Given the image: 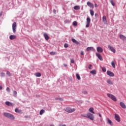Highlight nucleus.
Masks as SVG:
<instances>
[{"label": "nucleus", "mask_w": 126, "mask_h": 126, "mask_svg": "<svg viewBox=\"0 0 126 126\" xmlns=\"http://www.w3.org/2000/svg\"><path fill=\"white\" fill-rule=\"evenodd\" d=\"M96 56L97 57V58L100 60V61H103V58H102V56L99 53H96Z\"/></svg>", "instance_id": "obj_17"}, {"label": "nucleus", "mask_w": 126, "mask_h": 126, "mask_svg": "<svg viewBox=\"0 0 126 126\" xmlns=\"http://www.w3.org/2000/svg\"><path fill=\"white\" fill-rule=\"evenodd\" d=\"M16 38V36L14 35H11L9 36L10 40H14V39Z\"/></svg>", "instance_id": "obj_20"}, {"label": "nucleus", "mask_w": 126, "mask_h": 126, "mask_svg": "<svg viewBox=\"0 0 126 126\" xmlns=\"http://www.w3.org/2000/svg\"><path fill=\"white\" fill-rule=\"evenodd\" d=\"M90 73H91L92 74H93L94 75L96 74V70L94 69V70L91 71Z\"/></svg>", "instance_id": "obj_24"}, {"label": "nucleus", "mask_w": 126, "mask_h": 126, "mask_svg": "<svg viewBox=\"0 0 126 126\" xmlns=\"http://www.w3.org/2000/svg\"><path fill=\"white\" fill-rule=\"evenodd\" d=\"M53 12H54V13H56L57 12V11L56 10V9H54Z\"/></svg>", "instance_id": "obj_48"}, {"label": "nucleus", "mask_w": 126, "mask_h": 126, "mask_svg": "<svg viewBox=\"0 0 126 126\" xmlns=\"http://www.w3.org/2000/svg\"><path fill=\"white\" fill-rule=\"evenodd\" d=\"M87 118L90 119L91 121H94V115L91 113H87Z\"/></svg>", "instance_id": "obj_3"}, {"label": "nucleus", "mask_w": 126, "mask_h": 126, "mask_svg": "<svg viewBox=\"0 0 126 126\" xmlns=\"http://www.w3.org/2000/svg\"><path fill=\"white\" fill-rule=\"evenodd\" d=\"M63 65H64V66H65V67L67 66V64H65V63L63 64Z\"/></svg>", "instance_id": "obj_49"}, {"label": "nucleus", "mask_w": 126, "mask_h": 126, "mask_svg": "<svg viewBox=\"0 0 126 126\" xmlns=\"http://www.w3.org/2000/svg\"><path fill=\"white\" fill-rule=\"evenodd\" d=\"M96 50L98 53H103V48L101 47H97Z\"/></svg>", "instance_id": "obj_12"}, {"label": "nucleus", "mask_w": 126, "mask_h": 126, "mask_svg": "<svg viewBox=\"0 0 126 126\" xmlns=\"http://www.w3.org/2000/svg\"><path fill=\"white\" fill-rule=\"evenodd\" d=\"M6 74L7 75H9V76H11V73H10V72H9V71H7L6 72Z\"/></svg>", "instance_id": "obj_37"}, {"label": "nucleus", "mask_w": 126, "mask_h": 126, "mask_svg": "<svg viewBox=\"0 0 126 126\" xmlns=\"http://www.w3.org/2000/svg\"><path fill=\"white\" fill-rule=\"evenodd\" d=\"M5 104L7 106H9V107H13V103H12L9 101H6L5 102Z\"/></svg>", "instance_id": "obj_11"}, {"label": "nucleus", "mask_w": 126, "mask_h": 126, "mask_svg": "<svg viewBox=\"0 0 126 126\" xmlns=\"http://www.w3.org/2000/svg\"><path fill=\"white\" fill-rule=\"evenodd\" d=\"M81 117H83L84 118H87V115H85L84 114H82Z\"/></svg>", "instance_id": "obj_42"}, {"label": "nucleus", "mask_w": 126, "mask_h": 126, "mask_svg": "<svg viewBox=\"0 0 126 126\" xmlns=\"http://www.w3.org/2000/svg\"><path fill=\"white\" fill-rule=\"evenodd\" d=\"M92 66V64H90L89 65V69H92V68H91Z\"/></svg>", "instance_id": "obj_41"}, {"label": "nucleus", "mask_w": 126, "mask_h": 126, "mask_svg": "<svg viewBox=\"0 0 126 126\" xmlns=\"http://www.w3.org/2000/svg\"><path fill=\"white\" fill-rule=\"evenodd\" d=\"M98 116H99V117H100V118H101V117H102V115H101L100 113H98Z\"/></svg>", "instance_id": "obj_51"}, {"label": "nucleus", "mask_w": 126, "mask_h": 126, "mask_svg": "<svg viewBox=\"0 0 126 126\" xmlns=\"http://www.w3.org/2000/svg\"><path fill=\"white\" fill-rule=\"evenodd\" d=\"M108 49H109V50H110L111 51V52H112V53H114V54H115L116 53V49H115V48H114L111 45H108Z\"/></svg>", "instance_id": "obj_9"}, {"label": "nucleus", "mask_w": 126, "mask_h": 126, "mask_svg": "<svg viewBox=\"0 0 126 126\" xmlns=\"http://www.w3.org/2000/svg\"><path fill=\"white\" fill-rule=\"evenodd\" d=\"M70 63H74V60L71 59Z\"/></svg>", "instance_id": "obj_39"}, {"label": "nucleus", "mask_w": 126, "mask_h": 126, "mask_svg": "<svg viewBox=\"0 0 126 126\" xmlns=\"http://www.w3.org/2000/svg\"><path fill=\"white\" fill-rule=\"evenodd\" d=\"M74 9L75 10H78V9H80V7L79 6H75Z\"/></svg>", "instance_id": "obj_27"}, {"label": "nucleus", "mask_w": 126, "mask_h": 126, "mask_svg": "<svg viewBox=\"0 0 126 126\" xmlns=\"http://www.w3.org/2000/svg\"><path fill=\"white\" fill-rule=\"evenodd\" d=\"M35 75L37 77H40L41 75V73L39 72H37L35 74Z\"/></svg>", "instance_id": "obj_30"}, {"label": "nucleus", "mask_w": 126, "mask_h": 126, "mask_svg": "<svg viewBox=\"0 0 126 126\" xmlns=\"http://www.w3.org/2000/svg\"><path fill=\"white\" fill-rule=\"evenodd\" d=\"M107 83H108V84H110V85H113V82H112L110 79L107 80Z\"/></svg>", "instance_id": "obj_25"}, {"label": "nucleus", "mask_w": 126, "mask_h": 126, "mask_svg": "<svg viewBox=\"0 0 126 126\" xmlns=\"http://www.w3.org/2000/svg\"><path fill=\"white\" fill-rule=\"evenodd\" d=\"M120 105L121 107H122V108H123V109H126V104H125V103L124 102H120Z\"/></svg>", "instance_id": "obj_16"}, {"label": "nucleus", "mask_w": 126, "mask_h": 126, "mask_svg": "<svg viewBox=\"0 0 126 126\" xmlns=\"http://www.w3.org/2000/svg\"><path fill=\"white\" fill-rule=\"evenodd\" d=\"M65 112H66L67 113H73V112H75V108L72 109L70 107H67L66 108Z\"/></svg>", "instance_id": "obj_4"}, {"label": "nucleus", "mask_w": 126, "mask_h": 126, "mask_svg": "<svg viewBox=\"0 0 126 126\" xmlns=\"http://www.w3.org/2000/svg\"><path fill=\"white\" fill-rule=\"evenodd\" d=\"M120 39H121L122 40H123V41H125L126 40V36L123 35V34H120Z\"/></svg>", "instance_id": "obj_18"}, {"label": "nucleus", "mask_w": 126, "mask_h": 126, "mask_svg": "<svg viewBox=\"0 0 126 126\" xmlns=\"http://www.w3.org/2000/svg\"><path fill=\"white\" fill-rule=\"evenodd\" d=\"M73 26H76V25H77V22L76 21H74L73 22Z\"/></svg>", "instance_id": "obj_36"}, {"label": "nucleus", "mask_w": 126, "mask_h": 126, "mask_svg": "<svg viewBox=\"0 0 126 126\" xmlns=\"http://www.w3.org/2000/svg\"><path fill=\"white\" fill-rule=\"evenodd\" d=\"M94 6H95V7H97L98 6V5H97V4L95 3Z\"/></svg>", "instance_id": "obj_50"}, {"label": "nucleus", "mask_w": 126, "mask_h": 126, "mask_svg": "<svg viewBox=\"0 0 126 126\" xmlns=\"http://www.w3.org/2000/svg\"><path fill=\"white\" fill-rule=\"evenodd\" d=\"M107 95L108 97H109V98H110V99H111V100H113V101H114V102L117 101V98H116V96H115V95L111 94H107Z\"/></svg>", "instance_id": "obj_2"}, {"label": "nucleus", "mask_w": 126, "mask_h": 126, "mask_svg": "<svg viewBox=\"0 0 126 126\" xmlns=\"http://www.w3.org/2000/svg\"><path fill=\"white\" fill-rule=\"evenodd\" d=\"M90 13L91 15H92V16H93V15H94V11L93 10H90Z\"/></svg>", "instance_id": "obj_32"}, {"label": "nucleus", "mask_w": 126, "mask_h": 126, "mask_svg": "<svg viewBox=\"0 0 126 126\" xmlns=\"http://www.w3.org/2000/svg\"><path fill=\"white\" fill-rule=\"evenodd\" d=\"M89 111L92 114H95V112H94V108H93V107H91L89 108Z\"/></svg>", "instance_id": "obj_21"}, {"label": "nucleus", "mask_w": 126, "mask_h": 126, "mask_svg": "<svg viewBox=\"0 0 126 126\" xmlns=\"http://www.w3.org/2000/svg\"><path fill=\"white\" fill-rule=\"evenodd\" d=\"M44 37L45 39V40H46L47 41H48V40H49V35H48V34L46 33H44Z\"/></svg>", "instance_id": "obj_22"}, {"label": "nucleus", "mask_w": 126, "mask_h": 126, "mask_svg": "<svg viewBox=\"0 0 126 126\" xmlns=\"http://www.w3.org/2000/svg\"><path fill=\"white\" fill-rule=\"evenodd\" d=\"M1 89H2V86H0V90H1Z\"/></svg>", "instance_id": "obj_52"}, {"label": "nucleus", "mask_w": 126, "mask_h": 126, "mask_svg": "<svg viewBox=\"0 0 126 126\" xmlns=\"http://www.w3.org/2000/svg\"><path fill=\"white\" fill-rule=\"evenodd\" d=\"M1 15H2V13H0V16H1Z\"/></svg>", "instance_id": "obj_54"}, {"label": "nucleus", "mask_w": 126, "mask_h": 126, "mask_svg": "<svg viewBox=\"0 0 126 126\" xmlns=\"http://www.w3.org/2000/svg\"><path fill=\"white\" fill-rule=\"evenodd\" d=\"M110 3L113 5V6H115V2H114L113 0H110Z\"/></svg>", "instance_id": "obj_35"}, {"label": "nucleus", "mask_w": 126, "mask_h": 126, "mask_svg": "<svg viewBox=\"0 0 126 126\" xmlns=\"http://www.w3.org/2000/svg\"><path fill=\"white\" fill-rule=\"evenodd\" d=\"M87 4L88 6H89L90 7H92V8H94V5H93V4L89 1H88L87 3Z\"/></svg>", "instance_id": "obj_15"}, {"label": "nucleus", "mask_w": 126, "mask_h": 126, "mask_svg": "<svg viewBox=\"0 0 126 126\" xmlns=\"http://www.w3.org/2000/svg\"><path fill=\"white\" fill-rule=\"evenodd\" d=\"M83 94H86L87 93V91H84L82 92Z\"/></svg>", "instance_id": "obj_44"}, {"label": "nucleus", "mask_w": 126, "mask_h": 126, "mask_svg": "<svg viewBox=\"0 0 126 126\" xmlns=\"http://www.w3.org/2000/svg\"><path fill=\"white\" fill-rule=\"evenodd\" d=\"M90 22H91V19H90L89 17H88L87 18V22H86V28H88V27L90 26Z\"/></svg>", "instance_id": "obj_5"}, {"label": "nucleus", "mask_w": 126, "mask_h": 126, "mask_svg": "<svg viewBox=\"0 0 126 126\" xmlns=\"http://www.w3.org/2000/svg\"><path fill=\"white\" fill-rule=\"evenodd\" d=\"M122 59L124 61L125 60V59H124L123 58H122Z\"/></svg>", "instance_id": "obj_55"}, {"label": "nucleus", "mask_w": 126, "mask_h": 126, "mask_svg": "<svg viewBox=\"0 0 126 126\" xmlns=\"http://www.w3.org/2000/svg\"><path fill=\"white\" fill-rule=\"evenodd\" d=\"M81 55L82 56H84V52L83 51H81Z\"/></svg>", "instance_id": "obj_45"}, {"label": "nucleus", "mask_w": 126, "mask_h": 126, "mask_svg": "<svg viewBox=\"0 0 126 126\" xmlns=\"http://www.w3.org/2000/svg\"><path fill=\"white\" fill-rule=\"evenodd\" d=\"M94 15H95V17H98V14L95 13V14H94Z\"/></svg>", "instance_id": "obj_47"}, {"label": "nucleus", "mask_w": 126, "mask_h": 126, "mask_svg": "<svg viewBox=\"0 0 126 126\" xmlns=\"http://www.w3.org/2000/svg\"><path fill=\"white\" fill-rule=\"evenodd\" d=\"M45 113V110L44 109H41L39 112V114L42 116V115H43V114H44Z\"/></svg>", "instance_id": "obj_26"}, {"label": "nucleus", "mask_w": 126, "mask_h": 126, "mask_svg": "<svg viewBox=\"0 0 126 126\" xmlns=\"http://www.w3.org/2000/svg\"><path fill=\"white\" fill-rule=\"evenodd\" d=\"M101 69L103 72H106V71H107V69H106V67H102L101 68Z\"/></svg>", "instance_id": "obj_31"}, {"label": "nucleus", "mask_w": 126, "mask_h": 126, "mask_svg": "<svg viewBox=\"0 0 126 126\" xmlns=\"http://www.w3.org/2000/svg\"><path fill=\"white\" fill-rule=\"evenodd\" d=\"M76 78H77L78 80H80L81 78H80V76L79 75V74H78L77 73L76 74Z\"/></svg>", "instance_id": "obj_29"}, {"label": "nucleus", "mask_w": 126, "mask_h": 126, "mask_svg": "<svg viewBox=\"0 0 126 126\" xmlns=\"http://www.w3.org/2000/svg\"><path fill=\"white\" fill-rule=\"evenodd\" d=\"M50 55H51V56H55V55H57V53L52 51L50 52Z\"/></svg>", "instance_id": "obj_33"}, {"label": "nucleus", "mask_w": 126, "mask_h": 126, "mask_svg": "<svg viewBox=\"0 0 126 126\" xmlns=\"http://www.w3.org/2000/svg\"><path fill=\"white\" fill-rule=\"evenodd\" d=\"M59 97H56V98H55V100H59Z\"/></svg>", "instance_id": "obj_53"}, {"label": "nucleus", "mask_w": 126, "mask_h": 126, "mask_svg": "<svg viewBox=\"0 0 126 126\" xmlns=\"http://www.w3.org/2000/svg\"><path fill=\"white\" fill-rule=\"evenodd\" d=\"M111 65L113 66V67H114V68H115V67H116V65L115 64L114 62H112Z\"/></svg>", "instance_id": "obj_34"}, {"label": "nucleus", "mask_w": 126, "mask_h": 126, "mask_svg": "<svg viewBox=\"0 0 126 126\" xmlns=\"http://www.w3.org/2000/svg\"><path fill=\"white\" fill-rule=\"evenodd\" d=\"M13 96L14 97H17V92L16 91L13 92Z\"/></svg>", "instance_id": "obj_28"}, {"label": "nucleus", "mask_w": 126, "mask_h": 126, "mask_svg": "<svg viewBox=\"0 0 126 126\" xmlns=\"http://www.w3.org/2000/svg\"><path fill=\"white\" fill-rule=\"evenodd\" d=\"M114 118L115 119V120L118 122V123H121V118L118 114H114Z\"/></svg>", "instance_id": "obj_6"}, {"label": "nucleus", "mask_w": 126, "mask_h": 126, "mask_svg": "<svg viewBox=\"0 0 126 126\" xmlns=\"http://www.w3.org/2000/svg\"><path fill=\"white\" fill-rule=\"evenodd\" d=\"M106 73L107 75H109V76H110L111 77H114V76H115V74L111 71L107 70Z\"/></svg>", "instance_id": "obj_7"}, {"label": "nucleus", "mask_w": 126, "mask_h": 126, "mask_svg": "<svg viewBox=\"0 0 126 126\" xmlns=\"http://www.w3.org/2000/svg\"><path fill=\"white\" fill-rule=\"evenodd\" d=\"M107 124H108V125H110V126H114V123L109 118H107Z\"/></svg>", "instance_id": "obj_14"}, {"label": "nucleus", "mask_w": 126, "mask_h": 126, "mask_svg": "<svg viewBox=\"0 0 126 126\" xmlns=\"http://www.w3.org/2000/svg\"><path fill=\"white\" fill-rule=\"evenodd\" d=\"M102 20L103 22H107V17L106 16H103L102 17Z\"/></svg>", "instance_id": "obj_23"}, {"label": "nucleus", "mask_w": 126, "mask_h": 126, "mask_svg": "<svg viewBox=\"0 0 126 126\" xmlns=\"http://www.w3.org/2000/svg\"><path fill=\"white\" fill-rule=\"evenodd\" d=\"M59 101H63V99L62 97H60L58 99Z\"/></svg>", "instance_id": "obj_43"}, {"label": "nucleus", "mask_w": 126, "mask_h": 126, "mask_svg": "<svg viewBox=\"0 0 126 126\" xmlns=\"http://www.w3.org/2000/svg\"><path fill=\"white\" fill-rule=\"evenodd\" d=\"M6 91H7L8 92H10V89H9V87H7V88H6Z\"/></svg>", "instance_id": "obj_40"}, {"label": "nucleus", "mask_w": 126, "mask_h": 126, "mask_svg": "<svg viewBox=\"0 0 126 126\" xmlns=\"http://www.w3.org/2000/svg\"><path fill=\"white\" fill-rule=\"evenodd\" d=\"M86 51L87 52H89L90 51H92L93 52H95V49H94L93 47H89L87 48Z\"/></svg>", "instance_id": "obj_10"}, {"label": "nucleus", "mask_w": 126, "mask_h": 126, "mask_svg": "<svg viewBox=\"0 0 126 126\" xmlns=\"http://www.w3.org/2000/svg\"><path fill=\"white\" fill-rule=\"evenodd\" d=\"M15 112L18 113V114H22V110H19L18 108H16L15 109Z\"/></svg>", "instance_id": "obj_19"}, {"label": "nucleus", "mask_w": 126, "mask_h": 126, "mask_svg": "<svg viewBox=\"0 0 126 126\" xmlns=\"http://www.w3.org/2000/svg\"><path fill=\"white\" fill-rule=\"evenodd\" d=\"M64 48H68V44L67 43H65L64 44Z\"/></svg>", "instance_id": "obj_38"}, {"label": "nucleus", "mask_w": 126, "mask_h": 126, "mask_svg": "<svg viewBox=\"0 0 126 126\" xmlns=\"http://www.w3.org/2000/svg\"><path fill=\"white\" fill-rule=\"evenodd\" d=\"M3 116H4V117H6V118H7L8 119H9L10 120H15V119L14 115L9 113L4 112L3 113Z\"/></svg>", "instance_id": "obj_1"}, {"label": "nucleus", "mask_w": 126, "mask_h": 126, "mask_svg": "<svg viewBox=\"0 0 126 126\" xmlns=\"http://www.w3.org/2000/svg\"><path fill=\"white\" fill-rule=\"evenodd\" d=\"M12 30L13 33H15L16 32V22H14L12 24Z\"/></svg>", "instance_id": "obj_8"}, {"label": "nucleus", "mask_w": 126, "mask_h": 126, "mask_svg": "<svg viewBox=\"0 0 126 126\" xmlns=\"http://www.w3.org/2000/svg\"><path fill=\"white\" fill-rule=\"evenodd\" d=\"M100 121H101V122H103V119H101Z\"/></svg>", "instance_id": "obj_56"}, {"label": "nucleus", "mask_w": 126, "mask_h": 126, "mask_svg": "<svg viewBox=\"0 0 126 126\" xmlns=\"http://www.w3.org/2000/svg\"><path fill=\"white\" fill-rule=\"evenodd\" d=\"M71 41L73 42V43H74V44H76V45H80V43L79 42L77 41V40H76L74 38H71Z\"/></svg>", "instance_id": "obj_13"}, {"label": "nucleus", "mask_w": 126, "mask_h": 126, "mask_svg": "<svg viewBox=\"0 0 126 126\" xmlns=\"http://www.w3.org/2000/svg\"><path fill=\"white\" fill-rule=\"evenodd\" d=\"M1 76H4V73H3V72L1 73Z\"/></svg>", "instance_id": "obj_46"}]
</instances>
